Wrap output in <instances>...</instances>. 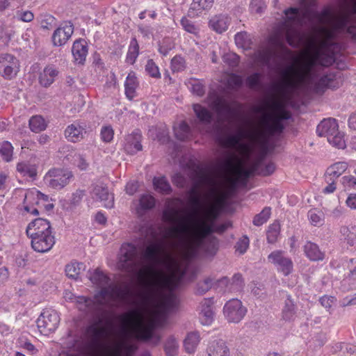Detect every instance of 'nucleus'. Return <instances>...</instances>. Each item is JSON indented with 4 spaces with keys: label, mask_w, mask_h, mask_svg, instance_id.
Segmentation results:
<instances>
[{
    "label": "nucleus",
    "mask_w": 356,
    "mask_h": 356,
    "mask_svg": "<svg viewBox=\"0 0 356 356\" xmlns=\"http://www.w3.org/2000/svg\"><path fill=\"white\" fill-rule=\"evenodd\" d=\"M31 238L33 249L38 252L49 251L55 244V237L52 232H47L46 234L29 236Z\"/></svg>",
    "instance_id": "nucleus-15"
},
{
    "label": "nucleus",
    "mask_w": 356,
    "mask_h": 356,
    "mask_svg": "<svg viewBox=\"0 0 356 356\" xmlns=\"http://www.w3.org/2000/svg\"><path fill=\"white\" fill-rule=\"evenodd\" d=\"M308 217L311 223L314 226H318L323 224V215L319 211L312 210L309 212Z\"/></svg>",
    "instance_id": "nucleus-55"
},
{
    "label": "nucleus",
    "mask_w": 356,
    "mask_h": 356,
    "mask_svg": "<svg viewBox=\"0 0 356 356\" xmlns=\"http://www.w3.org/2000/svg\"><path fill=\"white\" fill-rule=\"evenodd\" d=\"M73 163L80 170H85L88 166V163L86 159L79 154H76L73 157Z\"/></svg>",
    "instance_id": "nucleus-57"
},
{
    "label": "nucleus",
    "mask_w": 356,
    "mask_h": 356,
    "mask_svg": "<svg viewBox=\"0 0 356 356\" xmlns=\"http://www.w3.org/2000/svg\"><path fill=\"white\" fill-rule=\"evenodd\" d=\"M84 270L85 265L76 261L71 262L65 266L66 275L73 280H78L81 271Z\"/></svg>",
    "instance_id": "nucleus-35"
},
{
    "label": "nucleus",
    "mask_w": 356,
    "mask_h": 356,
    "mask_svg": "<svg viewBox=\"0 0 356 356\" xmlns=\"http://www.w3.org/2000/svg\"><path fill=\"white\" fill-rule=\"evenodd\" d=\"M186 67V62L184 58L176 56L171 60V69L173 72L184 70Z\"/></svg>",
    "instance_id": "nucleus-51"
},
{
    "label": "nucleus",
    "mask_w": 356,
    "mask_h": 356,
    "mask_svg": "<svg viewBox=\"0 0 356 356\" xmlns=\"http://www.w3.org/2000/svg\"><path fill=\"white\" fill-rule=\"evenodd\" d=\"M15 17L19 21L30 22L34 19V15L30 10H18L15 13Z\"/></svg>",
    "instance_id": "nucleus-52"
},
{
    "label": "nucleus",
    "mask_w": 356,
    "mask_h": 356,
    "mask_svg": "<svg viewBox=\"0 0 356 356\" xmlns=\"http://www.w3.org/2000/svg\"><path fill=\"white\" fill-rule=\"evenodd\" d=\"M261 74L255 72L246 79V84L250 88H256L260 85Z\"/></svg>",
    "instance_id": "nucleus-54"
},
{
    "label": "nucleus",
    "mask_w": 356,
    "mask_h": 356,
    "mask_svg": "<svg viewBox=\"0 0 356 356\" xmlns=\"http://www.w3.org/2000/svg\"><path fill=\"white\" fill-rule=\"evenodd\" d=\"M210 179L216 186H220L213 176L195 172L193 186L189 191L190 202L193 208L186 217L181 218L179 211L175 208H168L163 213L164 220L172 225L168 229L165 238L175 239L180 243V254L185 259L195 257L198 250L214 255L218 249L217 238L209 236L213 231L212 224L200 218L204 203L210 200L212 188Z\"/></svg>",
    "instance_id": "nucleus-3"
},
{
    "label": "nucleus",
    "mask_w": 356,
    "mask_h": 356,
    "mask_svg": "<svg viewBox=\"0 0 356 356\" xmlns=\"http://www.w3.org/2000/svg\"><path fill=\"white\" fill-rule=\"evenodd\" d=\"M214 0H193L191 8L201 13L202 10H210L213 4Z\"/></svg>",
    "instance_id": "nucleus-46"
},
{
    "label": "nucleus",
    "mask_w": 356,
    "mask_h": 356,
    "mask_svg": "<svg viewBox=\"0 0 356 356\" xmlns=\"http://www.w3.org/2000/svg\"><path fill=\"white\" fill-rule=\"evenodd\" d=\"M125 95L131 100L136 95V89L138 86L137 78L134 72L129 73L124 83Z\"/></svg>",
    "instance_id": "nucleus-33"
},
{
    "label": "nucleus",
    "mask_w": 356,
    "mask_h": 356,
    "mask_svg": "<svg viewBox=\"0 0 356 356\" xmlns=\"http://www.w3.org/2000/svg\"><path fill=\"white\" fill-rule=\"evenodd\" d=\"M235 43L240 48L249 49L251 48L252 42L250 35L245 31H242L235 35Z\"/></svg>",
    "instance_id": "nucleus-38"
},
{
    "label": "nucleus",
    "mask_w": 356,
    "mask_h": 356,
    "mask_svg": "<svg viewBox=\"0 0 356 356\" xmlns=\"http://www.w3.org/2000/svg\"><path fill=\"white\" fill-rule=\"evenodd\" d=\"M241 76L232 74L227 78V85L232 88H238L242 85Z\"/></svg>",
    "instance_id": "nucleus-58"
},
{
    "label": "nucleus",
    "mask_w": 356,
    "mask_h": 356,
    "mask_svg": "<svg viewBox=\"0 0 356 356\" xmlns=\"http://www.w3.org/2000/svg\"><path fill=\"white\" fill-rule=\"evenodd\" d=\"M254 165H257V169L252 172V175L257 173L262 176H268L273 174L275 170V165L273 163L269 162L264 167H262L260 160L253 162L248 169H252Z\"/></svg>",
    "instance_id": "nucleus-36"
},
{
    "label": "nucleus",
    "mask_w": 356,
    "mask_h": 356,
    "mask_svg": "<svg viewBox=\"0 0 356 356\" xmlns=\"http://www.w3.org/2000/svg\"><path fill=\"white\" fill-rule=\"evenodd\" d=\"M139 54V45L136 38L131 41L127 55V61L130 64H134Z\"/></svg>",
    "instance_id": "nucleus-42"
},
{
    "label": "nucleus",
    "mask_w": 356,
    "mask_h": 356,
    "mask_svg": "<svg viewBox=\"0 0 356 356\" xmlns=\"http://www.w3.org/2000/svg\"><path fill=\"white\" fill-rule=\"evenodd\" d=\"M280 234V226L277 224L271 225L267 232V240L270 243H274Z\"/></svg>",
    "instance_id": "nucleus-50"
},
{
    "label": "nucleus",
    "mask_w": 356,
    "mask_h": 356,
    "mask_svg": "<svg viewBox=\"0 0 356 356\" xmlns=\"http://www.w3.org/2000/svg\"><path fill=\"white\" fill-rule=\"evenodd\" d=\"M205 356H231L230 348L227 342L215 340L208 344Z\"/></svg>",
    "instance_id": "nucleus-19"
},
{
    "label": "nucleus",
    "mask_w": 356,
    "mask_h": 356,
    "mask_svg": "<svg viewBox=\"0 0 356 356\" xmlns=\"http://www.w3.org/2000/svg\"><path fill=\"white\" fill-rule=\"evenodd\" d=\"M155 205V199L154 197L149 194H144L141 195L139 200V206L140 207L137 209V212H140V209L141 210H147L153 208Z\"/></svg>",
    "instance_id": "nucleus-45"
},
{
    "label": "nucleus",
    "mask_w": 356,
    "mask_h": 356,
    "mask_svg": "<svg viewBox=\"0 0 356 356\" xmlns=\"http://www.w3.org/2000/svg\"><path fill=\"white\" fill-rule=\"evenodd\" d=\"M213 108L218 115V120L221 122L229 120L233 113L231 106L220 99L213 102Z\"/></svg>",
    "instance_id": "nucleus-23"
},
{
    "label": "nucleus",
    "mask_w": 356,
    "mask_h": 356,
    "mask_svg": "<svg viewBox=\"0 0 356 356\" xmlns=\"http://www.w3.org/2000/svg\"><path fill=\"white\" fill-rule=\"evenodd\" d=\"M86 131L79 124H72L65 129V138L70 142L76 143L84 138Z\"/></svg>",
    "instance_id": "nucleus-24"
},
{
    "label": "nucleus",
    "mask_w": 356,
    "mask_h": 356,
    "mask_svg": "<svg viewBox=\"0 0 356 356\" xmlns=\"http://www.w3.org/2000/svg\"><path fill=\"white\" fill-rule=\"evenodd\" d=\"M270 208L265 207L259 213L257 214L253 219V224L255 226H261L270 218Z\"/></svg>",
    "instance_id": "nucleus-47"
},
{
    "label": "nucleus",
    "mask_w": 356,
    "mask_h": 356,
    "mask_svg": "<svg viewBox=\"0 0 356 356\" xmlns=\"http://www.w3.org/2000/svg\"><path fill=\"white\" fill-rule=\"evenodd\" d=\"M348 168V163L346 162H337L327 168L325 179L326 182H329L331 179L334 181L339 177Z\"/></svg>",
    "instance_id": "nucleus-26"
},
{
    "label": "nucleus",
    "mask_w": 356,
    "mask_h": 356,
    "mask_svg": "<svg viewBox=\"0 0 356 356\" xmlns=\"http://www.w3.org/2000/svg\"><path fill=\"white\" fill-rule=\"evenodd\" d=\"M153 186L154 190L161 194L168 195L172 192V188L170 183L163 176L154 177Z\"/></svg>",
    "instance_id": "nucleus-34"
},
{
    "label": "nucleus",
    "mask_w": 356,
    "mask_h": 356,
    "mask_svg": "<svg viewBox=\"0 0 356 356\" xmlns=\"http://www.w3.org/2000/svg\"><path fill=\"white\" fill-rule=\"evenodd\" d=\"M213 304V298H205L200 303V319L204 325H211L213 321L214 312L212 309Z\"/></svg>",
    "instance_id": "nucleus-22"
},
{
    "label": "nucleus",
    "mask_w": 356,
    "mask_h": 356,
    "mask_svg": "<svg viewBox=\"0 0 356 356\" xmlns=\"http://www.w3.org/2000/svg\"><path fill=\"white\" fill-rule=\"evenodd\" d=\"M19 70V60L13 55H0V75L6 79H13Z\"/></svg>",
    "instance_id": "nucleus-13"
},
{
    "label": "nucleus",
    "mask_w": 356,
    "mask_h": 356,
    "mask_svg": "<svg viewBox=\"0 0 356 356\" xmlns=\"http://www.w3.org/2000/svg\"><path fill=\"white\" fill-rule=\"evenodd\" d=\"M231 19L225 15L213 16L209 20V26L216 33H222L227 30Z\"/></svg>",
    "instance_id": "nucleus-25"
},
{
    "label": "nucleus",
    "mask_w": 356,
    "mask_h": 356,
    "mask_svg": "<svg viewBox=\"0 0 356 356\" xmlns=\"http://www.w3.org/2000/svg\"><path fill=\"white\" fill-rule=\"evenodd\" d=\"M88 47L85 40L79 39L74 41L72 47V53L74 62L83 65L88 55Z\"/></svg>",
    "instance_id": "nucleus-20"
},
{
    "label": "nucleus",
    "mask_w": 356,
    "mask_h": 356,
    "mask_svg": "<svg viewBox=\"0 0 356 356\" xmlns=\"http://www.w3.org/2000/svg\"><path fill=\"white\" fill-rule=\"evenodd\" d=\"M234 159L237 161L236 165H234L232 158H228L225 161L227 170L229 171L232 169L234 170V177L225 175L222 180H220L213 177L218 181L219 184H220L221 187L227 191L228 197L231 192L236 190L238 184L245 185L247 179L252 175V172L257 169V165H254L252 169H247V168L245 167L246 163H244L237 156H234Z\"/></svg>",
    "instance_id": "nucleus-7"
},
{
    "label": "nucleus",
    "mask_w": 356,
    "mask_h": 356,
    "mask_svg": "<svg viewBox=\"0 0 356 356\" xmlns=\"http://www.w3.org/2000/svg\"><path fill=\"white\" fill-rule=\"evenodd\" d=\"M95 299V300L79 296L74 298V302L80 311L93 315L92 323L87 328V333L94 343H97L106 334V327L104 323L109 314L106 308L108 307V303L100 302L97 296Z\"/></svg>",
    "instance_id": "nucleus-5"
},
{
    "label": "nucleus",
    "mask_w": 356,
    "mask_h": 356,
    "mask_svg": "<svg viewBox=\"0 0 356 356\" xmlns=\"http://www.w3.org/2000/svg\"><path fill=\"white\" fill-rule=\"evenodd\" d=\"M249 246V239L247 236H243L238 240L235 246L236 250L241 254H243Z\"/></svg>",
    "instance_id": "nucleus-61"
},
{
    "label": "nucleus",
    "mask_w": 356,
    "mask_h": 356,
    "mask_svg": "<svg viewBox=\"0 0 356 356\" xmlns=\"http://www.w3.org/2000/svg\"><path fill=\"white\" fill-rule=\"evenodd\" d=\"M316 131L319 136L327 138L328 143L339 149L346 147L343 135L339 131L335 119H325L317 126Z\"/></svg>",
    "instance_id": "nucleus-9"
},
{
    "label": "nucleus",
    "mask_w": 356,
    "mask_h": 356,
    "mask_svg": "<svg viewBox=\"0 0 356 356\" xmlns=\"http://www.w3.org/2000/svg\"><path fill=\"white\" fill-rule=\"evenodd\" d=\"M223 60L229 66L234 67L239 63V57L234 53H228L223 56Z\"/></svg>",
    "instance_id": "nucleus-60"
},
{
    "label": "nucleus",
    "mask_w": 356,
    "mask_h": 356,
    "mask_svg": "<svg viewBox=\"0 0 356 356\" xmlns=\"http://www.w3.org/2000/svg\"><path fill=\"white\" fill-rule=\"evenodd\" d=\"M181 24L184 30L187 32L193 34H197L198 33L197 28L188 19L183 18L181 21Z\"/></svg>",
    "instance_id": "nucleus-62"
},
{
    "label": "nucleus",
    "mask_w": 356,
    "mask_h": 356,
    "mask_svg": "<svg viewBox=\"0 0 356 356\" xmlns=\"http://www.w3.org/2000/svg\"><path fill=\"white\" fill-rule=\"evenodd\" d=\"M173 47L174 44L170 39H164L162 43L159 44V51L163 56H166Z\"/></svg>",
    "instance_id": "nucleus-59"
},
{
    "label": "nucleus",
    "mask_w": 356,
    "mask_h": 356,
    "mask_svg": "<svg viewBox=\"0 0 356 356\" xmlns=\"http://www.w3.org/2000/svg\"><path fill=\"white\" fill-rule=\"evenodd\" d=\"M140 142V134L138 131H134L125 136L124 149L128 154H134L142 150L143 146Z\"/></svg>",
    "instance_id": "nucleus-21"
},
{
    "label": "nucleus",
    "mask_w": 356,
    "mask_h": 356,
    "mask_svg": "<svg viewBox=\"0 0 356 356\" xmlns=\"http://www.w3.org/2000/svg\"><path fill=\"white\" fill-rule=\"evenodd\" d=\"M193 111L195 115L203 124H210L213 119V113L204 106L196 104L193 105Z\"/></svg>",
    "instance_id": "nucleus-32"
},
{
    "label": "nucleus",
    "mask_w": 356,
    "mask_h": 356,
    "mask_svg": "<svg viewBox=\"0 0 356 356\" xmlns=\"http://www.w3.org/2000/svg\"><path fill=\"white\" fill-rule=\"evenodd\" d=\"M200 337L197 332H189L184 341L185 350L190 354L194 353L200 343Z\"/></svg>",
    "instance_id": "nucleus-29"
},
{
    "label": "nucleus",
    "mask_w": 356,
    "mask_h": 356,
    "mask_svg": "<svg viewBox=\"0 0 356 356\" xmlns=\"http://www.w3.org/2000/svg\"><path fill=\"white\" fill-rule=\"evenodd\" d=\"M335 301V297L332 296H324L320 298V302L321 305L327 310L331 309Z\"/></svg>",
    "instance_id": "nucleus-63"
},
{
    "label": "nucleus",
    "mask_w": 356,
    "mask_h": 356,
    "mask_svg": "<svg viewBox=\"0 0 356 356\" xmlns=\"http://www.w3.org/2000/svg\"><path fill=\"white\" fill-rule=\"evenodd\" d=\"M114 131L111 126H105L102 128L101 138L106 143L111 142L113 138Z\"/></svg>",
    "instance_id": "nucleus-56"
},
{
    "label": "nucleus",
    "mask_w": 356,
    "mask_h": 356,
    "mask_svg": "<svg viewBox=\"0 0 356 356\" xmlns=\"http://www.w3.org/2000/svg\"><path fill=\"white\" fill-rule=\"evenodd\" d=\"M216 283L213 277H207L197 283L195 293L198 295H203L209 291Z\"/></svg>",
    "instance_id": "nucleus-41"
},
{
    "label": "nucleus",
    "mask_w": 356,
    "mask_h": 356,
    "mask_svg": "<svg viewBox=\"0 0 356 356\" xmlns=\"http://www.w3.org/2000/svg\"><path fill=\"white\" fill-rule=\"evenodd\" d=\"M152 237L140 253L131 243L122 245L118 268L131 275H136L143 290L138 294L140 309L127 314L126 321L133 336L142 341L151 339L154 345L161 337L154 334L157 325L175 309L178 299L172 291L185 274L177 258L165 248V238L150 230Z\"/></svg>",
    "instance_id": "nucleus-2"
},
{
    "label": "nucleus",
    "mask_w": 356,
    "mask_h": 356,
    "mask_svg": "<svg viewBox=\"0 0 356 356\" xmlns=\"http://www.w3.org/2000/svg\"><path fill=\"white\" fill-rule=\"evenodd\" d=\"M175 136L180 140H184L190 136V128L185 122H181L178 127H174Z\"/></svg>",
    "instance_id": "nucleus-43"
},
{
    "label": "nucleus",
    "mask_w": 356,
    "mask_h": 356,
    "mask_svg": "<svg viewBox=\"0 0 356 356\" xmlns=\"http://www.w3.org/2000/svg\"><path fill=\"white\" fill-rule=\"evenodd\" d=\"M58 75V71L52 66L46 67L40 75V83L44 87L49 86Z\"/></svg>",
    "instance_id": "nucleus-31"
},
{
    "label": "nucleus",
    "mask_w": 356,
    "mask_h": 356,
    "mask_svg": "<svg viewBox=\"0 0 356 356\" xmlns=\"http://www.w3.org/2000/svg\"><path fill=\"white\" fill-rule=\"evenodd\" d=\"M247 309L237 298L228 300L223 307V314L229 323H238L245 316Z\"/></svg>",
    "instance_id": "nucleus-11"
},
{
    "label": "nucleus",
    "mask_w": 356,
    "mask_h": 356,
    "mask_svg": "<svg viewBox=\"0 0 356 356\" xmlns=\"http://www.w3.org/2000/svg\"><path fill=\"white\" fill-rule=\"evenodd\" d=\"M255 111L262 114L259 124L251 123L248 130L240 129L237 134L225 136L219 140L222 147L238 152L244 163L249 161L254 146L267 149L269 138L282 133V121L291 116L284 108V103L278 99L268 104L267 106H258Z\"/></svg>",
    "instance_id": "nucleus-4"
},
{
    "label": "nucleus",
    "mask_w": 356,
    "mask_h": 356,
    "mask_svg": "<svg viewBox=\"0 0 356 356\" xmlns=\"http://www.w3.org/2000/svg\"><path fill=\"white\" fill-rule=\"evenodd\" d=\"M296 316V308L293 301L288 298L282 309V318L286 321H293Z\"/></svg>",
    "instance_id": "nucleus-40"
},
{
    "label": "nucleus",
    "mask_w": 356,
    "mask_h": 356,
    "mask_svg": "<svg viewBox=\"0 0 356 356\" xmlns=\"http://www.w3.org/2000/svg\"><path fill=\"white\" fill-rule=\"evenodd\" d=\"M178 346L177 339L173 337H170L165 343V350L167 356H174L176 355Z\"/></svg>",
    "instance_id": "nucleus-48"
},
{
    "label": "nucleus",
    "mask_w": 356,
    "mask_h": 356,
    "mask_svg": "<svg viewBox=\"0 0 356 356\" xmlns=\"http://www.w3.org/2000/svg\"><path fill=\"white\" fill-rule=\"evenodd\" d=\"M304 252L307 258L312 261L323 260L324 254L319 250L316 243L307 241L304 245Z\"/></svg>",
    "instance_id": "nucleus-28"
},
{
    "label": "nucleus",
    "mask_w": 356,
    "mask_h": 356,
    "mask_svg": "<svg viewBox=\"0 0 356 356\" xmlns=\"http://www.w3.org/2000/svg\"><path fill=\"white\" fill-rule=\"evenodd\" d=\"M13 147L8 141H3L0 144V156L6 162L12 160Z\"/></svg>",
    "instance_id": "nucleus-44"
},
{
    "label": "nucleus",
    "mask_w": 356,
    "mask_h": 356,
    "mask_svg": "<svg viewBox=\"0 0 356 356\" xmlns=\"http://www.w3.org/2000/svg\"><path fill=\"white\" fill-rule=\"evenodd\" d=\"M268 261L274 265L277 270L284 276L290 275L293 268L292 260L284 256L282 250H275L268 256Z\"/></svg>",
    "instance_id": "nucleus-14"
},
{
    "label": "nucleus",
    "mask_w": 356,
    "mask_h": 356,
    "mask_svg": "<svg viewBox=\"0 0 356 356\" xmlns=\"http://www.w3.org/2000/svg\"><path fill=\"white\" fill-rule=\"evenodd\" d=\"M59 322V316L54 310L44 311L36 321L40 332L44 335L54 332L58 327Z\"/></svg>",
    "instance_id": "nucleus-12"
},
{
    "label": "nucleus",
    "mask_w": 356,
    "mask_h": 356,
    "mask_svg": "<svg viewBox=\"0 0 356 356\" xmlns=\"http://www.w3.org/2000/svg\"><path fill=\"white\" fill-rule=\"evenodd\" d=\"M73 177L72 172L60 169L52 168L44 177V184L52 188L61 189L68 184Z\"/></svg>",
    "instance_id": "nucleus-10"
},
{
    "label": "nucleus",
    "mask_w": 356,
    "mask_h": 356,
    "mask_svg": "<svg viewBox=\"0 0 356 356\" xmlns=\"http://www.w3.org/2000/svg\"><path fill=\"white\" fill-rule=\"evenodd\" d=\"M209 181L212 186L209 194L210 200L204 203V209L200 214V218L213 225L214 221L219 215L220 208L228 199V193L221 186H216L214 185L212 179H210Z\"/></svg>",
    "instance_id": "nucleus-8"
},
{
    "label": "nucleus",
    "mask_w": 356,
    "mask_h": 356,
    "mask_svg": "<svg viewBox=\"0 0 356 356\" xmlns=\"http://www.w3.org/2000/svg\"><path fill=\"white\" fill-rule=\"evenodd\" d=\"M17 170L22 176L33 178L37 175V166L29 162H20L17 165Z\"/></svg>",
    "instance_id": "nucleus-37"
},
{
    "label": "nucleus",
    "mask_w": 356,
    "mask_h": 356,
    "mask_svg": "<svg viewBox=\"0 0 356 356\" xmlns=\"http://www.w3.org/2000/svg\"><path fill=\"white\" fill-rule=\"evenodd\" d=\"M56 19L52 15H46L41 21V27L44 29H49L55 24Z\"/></svg>",
    "instance_id": "nucleus-64"
},
{
    "label": "nucleus",
    "mask_w": 356,
    "mask_h": 356,
    "mask_svg": "<svg viewBox=\"0 0 356 356\" xmlns=\"http://www.w3.org/2000/svg\"><path fill=\"white\" fill-rule=\"evenodd\" d=\"M89 279L102 289L97 295V300L100 302L108 303V307L115 306L118 301L127 300L129 295L128 287L111 282L110 279L99 269L95 270Z\"/></svg>",
    "instance_id": "nucleus-6"
},
{
    "label": "nucleus",
    "mask_w": 356,
    "mask_h": 356,
    "mask_svg": "<svg viewBox=\"0 0 356 356\" xmlns=\"http://www.w3.org/2000/svg\"><path fill=\"white\" fill-rule=\"evenodd\" d=\"M340 233L343 240L350 246L356 247V227L342 226L340 228Z\"/></svg>",
    "instance_id": "nucleus-30"
},
{
    "label": "nucleus",
    "mask_w": 356,
    "mask_h": 356,
    "mask_svg": "<svg viewBox=\"0 0 356 356\" xmlns=\"http://www.w3.org/2000/svg\"><path fill=\"white\" fill-rule=\"evenodd\" d=\"M92 197L102 203L106 208H112L114 205V197L110 193L108 188L104 184L94 186L91 192Z\"/></svg>",
    "instance_id": "nucleus-17"
},
{
    "label": "nucleus",
    "mask_w": 356,
    "mask_h": 356,
    "mask_svg": "<svg viewBox=\"0 0 356 356\" xmlns=\"http://www.w3.org/2000/svg\"><path fill=\"white\" fill-rule=\"evenodd\" d=\"M74 33V25L68 22L60 25L54 32L51 39L54 46H63Z\"/></svg>",
    "instance_id": "nucleus-16"
},
{
    "label": "nucleus",
    "mask_w": 356,
    "mask_h": 356,
    "mask_svg": "<svg viewBox=\"0 0 356 356\" xmlns=\"http://www.w3.org/2000/svg\"><path fill=\"white\" fill-rule=\"evenodd\" d=\"M47 232H52L50 222L46 219L39 218L31 221L26 230L29 236L46 234Z\"/></svg>",
    "instance_id": "nucleus-18"
},
{
    "label": "nucleus",
    "mask_w": 356,
    "mask_h": 356,
    "mask_svg": "<svg viewBox=\"0 0 356 356\" xmlns=\"http://www.w3.org/2000/svg\"><path fill=\"white\" fill-rule=\"evenodd\" d=\"M351 8L341 10L332 22L331 28L324 26V16L314 10L312 0H302V8H290L284 11L285 19L269 38V47L258 50L254 61L258 65H268L271 59L284 52V40L293 47L304 40L300 27L306 25L316 33L307 41L306 49L282 72L281 80L276 85L282 98L290 99L298 90L306 88L316 93L326 89H337L343 83L340 72H330L320 76L323 68L334 62L330 48V40L335 32L346 31L356 40V0H350Z\"/></svg>",
    "instance_id": "nucleus-1"
},
{
    "label": "nucleus",
    "mask_w": 356,
    "mask_h": 356,
    "mask_svg": "<svg viewBox=\"0 0 356 356\" xmlns=\"http://www.w3.org/2000/svg\"><path fill=\"white\" fill-rule=\"evenodd\" d=\"M145 70L154 78H159L161 76L158 66L152 59L147 60L145 65Z\"/></svg>",
    "instance_id": "nucleus-53"
},
{
    "label": "nucleus",
    "mask_w": 356,
    "mask_h": 356,
    "mask_svg": "<svg viewBox=\"0 0 356 356\" xmlns=\"http://www.w3.org/2000/svg\"><path fill=\"white\" fill-rule=\"evenodd\" d=\"M243 280L239 274H235L230 281L229 291L235 292L241 291L243 286Z\"/></svg>",
    "instance_id": "nucleus-49"
},
{
    "label": "nucleus",
    "mask_w": 356,
    "mask_h": 356,
    "mask_svg": "<svg viewBox=\"0 0 356 356\" xmlns=\"http://www.w3.org/2000/svg\"><path fill=\"white\" fill-rule=\"evenodd\" d=\"M29 127L32 131L39 133L47 128V123L42 116L35 115L29 120Z\"/></svg>",
    "instance_id": "nucleus-39"
},
{
    "label": "nucleus",
    "mask_w": 356,
    "mask_h": 356,
    "mask_svg": "<svg viewBox=\"0 0 356 356\" xmlns=\"http://www.w3.org/2000/svg\"><path fill=\"white\" fill-rule=\"evenodd\" d=\"M136 348L135 345L121 341L115 345L109 356H132Z\"/></svg>",
    "instance_id": "nucleus-27"
}]
</instances>
